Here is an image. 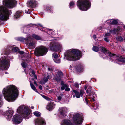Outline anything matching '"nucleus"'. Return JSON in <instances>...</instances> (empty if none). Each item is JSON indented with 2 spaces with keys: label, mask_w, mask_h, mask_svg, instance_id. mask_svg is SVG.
<instances>
[{
  "label": "nucleus",
  "mask_w": 125,
  "mask_h": 125,
  "mask_svg": "<svg viewBox=\"0 0 125 125\" xmlns=\"http://www.w3.org/2000/svg\"><path fill=\"white\" fill-rule=\"evenodd\" d=\"M2 93L6 99L9 102L15 100L18 95V91L17 87L12 85L4 88Z\"/></svg>",
  "instance_id": "f257e3e1"
},
{
  "label": "nucleus",
  "mask_w": 125,
  "mask_h": 125,
  "mask_svg": "<svg viewBox=\"0 0 125 125\" xmlns=\"http://www.w3.org/2000/svg\"><path fill=\"white\" fill-rule=\"evenodd\" d=\"M65 54L67 60L74 61L79 59L81 53L79 50L74 49L67 51Z\"/></svg>",
  "instance_id": "f03ea898"
},
{
  "label": "nucleus",
  "mask_w": 125,
  "mask_h": 125,
  "mask_svg": "<svg viewBox=\"0 0 125 125\" xmlns=\"http://www.w3.org/2000/svg\"><path fill=\"white\" fill-rule=\"evenodd\" d=\"M77 5L81 10L86 11L90 8L91 3L87 0H79L77 2Z\"/></svg>",
  "instance_id": "7ed1b4c3"
},
{
  "label": "nucleus",
  "mask_w": 125,
  "mask_h": 125,
  "mask_svg": "<svg viewBox=\"0 0 125 125\" xmlns=\"http://www.w3.org/2000/svg\"><path fill=\"white\" fill-rule=\"evenodd\" d=\"M11 13V10L5 9L4 7H0V20H7L9 19L10 14Z\"/></svg>",
  "instance_id": "20e7f679"
},
{
  "label": "nucleus",
  "mask_w": 125,
  "mask_h": 125,
  "mask_svg": "<svg viewBox=\"0 0 125 125\" xmlns=\"http://www.w3.org/2000/svg\"><path fill=\"white\" fill-rule=\"evenodd\" d=\"M100 48H101V51L102 52L110 57L114 58L115 59L118 61L123 62L125 60V58H123L121 56H117L115 54L111 53L108 51L104 47H100Z\"/></svg>",
  "instance_id": "39448f33"
},
{
  "label": "nucleus",
  "mask_w": 125,
  "mask_h": 125,
  "mask_svg": "<svg viewBox=\"0 0 125 125\" xmlns=\"http://www.w3.org/2000/svg\"><path fill=\"white\" fill-rule=\"evenodd\" d=\"M17 111L23 117H27L30 113L29 108L23 105L19 106L17 109Z\"/></svg>",
  "instance_id": "423d86ee"
},
{
  "label": "nucleus",
  "mask_w": 125,
  "mask_h": 125,
  "mask_svg": "<svg viewBox=\"0 0 125 125\" xmlns=\"http://www.w3.org/2000/svg\"><path fill=\"white\" fill-rule=\"evenodd\" d=\"M48 49L44 47H40L36 48L34 52V54L37 56H42L47 52Z\"/></svg>",
  "instance_id": "0eeeda50"
},
{
  "label": "nucleus",
  "mask_w": 125,
  "mask_h": 125,
  "mask_svg": "<svg viewBox=\"0 0 125 125\" xmlns=\"http://www.w3.org/2000/svg\"><path fill=\"white\" fill-rule=\"evenodd\" d=\"M73 120L74 123L76 125L82 124L83 119L82 116L78 113H74V114Z\"/></svg>",
  "instance_id": "6e6552de"
},
{
  "label": "nucleus",
  "mask_w": 125,
  "mask_h": 125,
  "mask_svg": "<svg viewBox=\"0 0 125 125\" xmlns=\"http://www.w3.org/2000/svg\"><path fill=\"white\" fill-rule=\"evenodd\" d=\"M3 3L6 7L12 8L15 6L16 2L15 0H3Z\"/></svg>",
  "instance_id": "1a4fd4ad"
},
{
  "label": "nucleus",
  "mask_w": 125,
  "mask_h": 125,
  "mask_svg": "<svg viewBox=\"0 0 125 125\" xmlns=\"http://www.w3.org/2000/svg\"><path fill=\"white\" fill-rule=\"evenodd\" d=\"M8 68L7 61L4 58H1L0 59V69L3 70H5Z\"/></svg>",
  "instance_id": "9d476101"
},
{
  "label": "nucleus",
  "mask_w": 125,
  "mask_h": 125,
  "mask_svg": "<svg viewBox=\"0 0 125 125\" xmlns=\"http://www.w3.org/2000/svg\"><path fill=\"white\" fill-rule=\"evenodd\" d=\"M61 47V45L59 43L55 41L51 42L49 46L51 50L53 51H56L57 49Z\"/></svg>",
  "instance_id": "9b49d317"
},
{
  "label": "nucleus",
  "mask_w": 125,
  "mask_h": 125,
  "mask_svg": "<svg viewBox=\"0 0 125 125\" xmlns=\"http://www.w3.org/2000/svg\"><path fill=\"white\" fill-rule=\"evenodd\" d=\"M22 120V118L19 115H14L13 119V121L16 124L20 123Z\"/></svg>",
  "instance_id": "f8f14e48"
},
{
  "label": "nucleus",
  "mask_w": 125,
  "mask_h": 125,
  "mask_svg": "<svg viewBox=\"0 0 125 125\" xmlns=\"http://www.w3.org/2000/svg\"><path fill=\"white\" fill-rule=\"evenodd\" d=\"M73 92L74 93L76 97L77 98H79L81 96H82L84 93V91L82 90H81L80 91V93L79 92H78L77 91L75 90H73Z\"/></svg>",
  "instance_id": "ddd939ff"
},
{
  "label": "nucleus",
  "mask_w": 125,
  "mask_h": 125,
  "mask_svg": "<svg viewBox=\"0 0 125 125\" xmlns=\"http://www.w3.org/2000/svg\"><path fill=\"white\" fill-rule=\"evenodd\" d=\"M55 105L54 102H50L48 104L47 109L49 111L52 110L54 108Z\"/></svg>",
  "instance_id": "4468645a"
},
{
  "label": "nucleus",
  "mask_w": 125,
  "mask_h": 125,
  "mask_svg": "<svg viewBox=\"0 0 125 125\" xmlns=\"http://www.w3.org/2000/svg\"><path fill=\"white\" fill-rule=\"evenodd\" d=\"M35 122L38 125H45V124L44 119L41 118L36 119Z\"/></svg>",
  "instance_id": "2eb2a0df"
},
{
  "label": "nucleus",
  "mask_w": 125,
  "mask_h": 125,
  "mask_svg": "<svg viewBox=\"0 0 125 125\" xmlns=\"http://www.w3.org/2000/svg\"><path fill=\"white\" fill-rule=\"evenodd\" d=\"M37 2L35 0H31L27 2V6L29 7H33L36 6Z\"/></svg>",
  "instance_id": "dca6fc26"
},
{
  "label": "nucleus",
  "mask_w": 125,
  "mask_h": 125,
  "mask_svg": "<svg viewBox=\"0 0 125 125\" xmlns=\"http://www.w3.org/2000/svg\"><path fill=\"white\" fill-rule=\"evenodd\" d=\"M62 125H73L69 120L65 119L62 122Z\"/></svg>",
  "instance_id": "f3484780"
},
{
  "label": "nucleus",
  "mask_w": 125,
  "mask_h": 125,
  "mask_svg": "<svg viewBox=\"0 0 125 125\" xmlns=\"http://www.w3.org/2000/svg\"><path fill=\"white\" fill-rule=\"evenodd\" d=\"M13 112H14L12 110L9 111L7 112L6 115L8 118H10L11 117Z\"/></svg>",
  "instance_id": "a211bd4d"
},
{
  "label": "nucleus",
  "mask_w": 125,
  "mask_h": 125,
  "mask_svg": "<svg viewBox=\"0 0 125 125\" xmlns=\"http://www.w3.org/2000/svg\"><path fill=\"white\" fill-rule=\"evenodd\" d=\"M59 112L62 115H63L66 112L67 108L65 107L59 108Z\"/></svg>",
  "instance_id": "6ab92c4d"
},
{
  "label": "nucleus",
  "mask_w": 125,
  "mask_h": 125,
  "mask_svg": "<svg viewBox=\"0 0 125 125\" xmlns=\"http://www.w3.org/2000/svg\"><path fill=\"white\" fill-rule=\"evenodd\" d=\"M21 40L22 41H25L27 43H28V42L29 41V40L31 39V37H29L26 39H25L23 38H20Z\"/></svg>",
  "instance_id": "aec40b11"
},
{
  "label": "nucleus",
  "mask_w": 125,
  "mask_h": 125,
  "mask_svg": "<svg viewBox=\"0 0 125 125\" xmlns=\"http://www.w3.org/2000/svg\"><path fill=\"white\" fill-rule=\"evenodd\" d=\"M32 37L37 40H42V38L40 37L35 34L32 35Z\"/></svg>",
  "instance_id": "412c9836"
},
{
  "label": "nucleus",
  "mask_w": 125,
  "mask_h": 125,
  "mask_svg": "<svg viewBox=\"0 0 125 125\" xmlns=\"http://www.w3.org/2000/svg\"><path fill=\"white\" fill-rule=\"evenodd\" d=\"M21 13V12L20 11H17L14 15L15 17L16 18H19Z\"/></svg>",
  "instance_id": "4be33fe9"
},
{
  "label": "nucleus",
  "mask_w": 125,
  "mask_h": 125,
  "mask_svg": "<svg viewBox=\"0 0 125 125\" xmlns=\"http://www.w3.org/2000/svg\"><path fill=\"white\" fill-rule=\"evenodd\" d=\"M30 85L31 88L35 92H38V91L35 87L34 85L32 83H30Z\"/></svg>",
  "instance_id": "5701e85b"
},
{
  "label": "nucleus",
  "mask_w": 125,
  "mask_h": 125,
  "mask_svg": "<svg viewBox=\"0 0 125 125\" xmlns=\"http://www.w3.org/2000/svg\"><path fill=\"white\" fill-rule=\"evenodd\" d=\"M92 93H88L89 94L88 95L89 96H90V97L89 98V99H91V100H93V101H94L95 100V99L94 97L93 96H92V95L91 94Z\"/></svg>",
  "instance_id": "b1692460"
},
{
  "label": "nucleus",
  "mask_w": 125,
  "mask_h": 125,
  "mask_svg": "<svg viewBox=\"0 0 125 125\" xmlns=\"http://www.w3.org/2000/svg\"><path fill=\"white\" fill-rule=\"evenodd\" d=\"M82 68V66H81L79 65L76 66L75 67V69L76 70V71L77 72H79L81 71Z\"/></svg>",
  "instance_id": "393cba45"
},
{
  "label": "nucleus",
  "mask_w": 125,
  "mask_h": 125,
  "mask_svg": "<svg viewBox=\"0 0 125 125\" xmlns=\"http://www.w3.org/2000/svg\"><path fill=\"white\" fill-rule=\"evenodd\" d=\"M29 46L31 47V48H33L35 47V43L32 42H31L29 43Z\"/></svg>",
  "instance_id": "a878e982"
},
{
  "label": "nucleus",
  "mask_w": 125,
  "mask_h": 125,
  "mask_svg": "<svg viewBox=\"0 0 125 125\" xmlns=\"http://www.w3.org/2000/svg\"><path fill=\"white\" fill-rule=\"evenodd\" d=\"M110 22L112 24H116L118 23L117 20H111Z\"/></svg>",
  "instance_id": "bb28decb"
},
{
  "label": "nucleus",
  "mask_w": 125,
  "mask_h": 125,
  "mask_svg": "<svg viewBox=\"0 0 125 125\" xmlns=\"http://www.w3.org/2000/svg\"><path fill=\"white\" fill-rule=\"evenodd\" d=\"M92 88L91 87H89L88 89L86 91V92L87 93H92Z\"/></svg>",
  "instance_id": "cd10ccee"
},
{
  "label": "nucleus",
  "mask_w": 125,
  "mask_h": 125,
  "mask_svg": "<svg viewBox=\"0 0 125 125\" xmlns=\"http://www.w3.org/2000/svg\"><path fill=\"white\" fill-rule=\"evenodd\" d=\"M62 86L61 87V89L62 90H64L67 87V85L66 84H64L62 83H61Z\"/></svg>",
  "instance_id": "c85d7f7f"
},
{
  "label": "nucleus",
  "mask_w": 125,
  "mask_h": 125,
  "mask_svg": "<svg viewBox=\"0 0 125 125\" xmlns=\"http://www.w3.org/2000/svg\"><path fill=\"white\" fill-rule=\"evenodd\" d=\"M93 50L94 51L97 52L99 50V48L97 47L94 46L93 48Z\"/></svg>",
  "instance_id": "c756f323"
},
{
  "label": "nucleus",
  "mask_w": 125,
  "mask_h": 125,
  "mask_svg": "<svg viewBox=\"0 0 125 125\" xmlns=\"http://www.w3.org/2000/svg\"><path fill=\"white\" fill-rule=\"evenodd\" d=\"M116 39L118 41L120 42H122L123 40V39L121 36L117 37Z\"/></svg>",
  "instance_id": "7c9ffc66"
},
{
  "label": "nucleus",
  "mask_w": 125,
  "mask_h": 125,
  "mask_svg": "<svg viewBox=\"0 0 125 125\" xmlns=\"http://www.w3.org/2000/svg\"><path fill=\"white\" fill-rule=\"evenodd\" d=\"M19 50L18 48L17 47L13 48L12 49V51L13 52H15L18 51Z\"/></svg>",
  "instance_id": "2f4dec72"
},
{
  "label": "nucleus",
  "mask_w": 125,
  "mask_h": 125,
  "mask_svg": "<svg viewBox=\"0 0 125 125\" xmlns=\"http://www.w3.org/2000/svg\"><path fill=\"white\" fill-rule=\"evenodd\" d=\"M34 115L36 116H40V114L39 112H34Z\"/></svg>",
  "instance_id": "473e14b6"
},
{
  "label": "nucleus",
  "mask_w": 125,
  "mask_h": 125,
  "mask_svg": "<svg viewBox=\"0 0 125 125\" xmlns=\"http://www.w3.org/2000/svg\"><path fill=\"white\" fill-rule=\"evenodd\" d=\"M54 61L57 63H59L60 62V59L58 58L56 59H54Z\"/></svg>",
  "instance_id": "72a5a7b5"
},
{
  "label": "nucleus",
  "mask_w": 125,
  "mask_h": 125,
  "mask_svg": "<svg viewBox=\"0 0 125 125\" xmlns=\"http://www.w3.org/2000/svg\"><path fill=\"white\" fill-rule=\"evenodd\" d=\"M52 55L54 58V59H56L57 58L58 55L57 54L54 53Z\"/></svg>",
  "instance_id": "f704fd0d"
},
{
  "label": "nucleus",
  "mask_w": 125,
  "mask_h": 125,
  "mask_svg": "<svg viewBox=\"0 0 125 125\" xmlns=\"http://www.w3.org/2000/svg\"><path fill=\"white\" fill-rule=\"evenodd\" d=\"M21 65L23 67L25 68L27 64L23 62L21 64Z\"/></svg>",
  "instance_id": "c9c22d12"
},
{
  "label": "nucleus",
  "mask_w": 125,
  "mask_h": 125,
  "mask_svg": "<svg viewBox=\"0 0 125 125\" xmlns=\"http://www.w3.org/2000/svg\"><path fill=\"white\" fill-rule=\"evenodd\" d=\"M49 78V75L46 78H44V82H47Z\"/></svg>",
  "instance_id": "e433bc0d"
},
{
  "label": "nucleus",
  "mask_w": 125,
  "mask_h": 125,
  "mask_svg": "<svg viewBox=\"0 0 125 125\" xmlns=\"http://www.w3.org/2000/svg\"><path fill=\"white\" fill-rule=\"evenodd\" d=\"M74 4V3L73 1H71L70 3V6L71 7L73 6Z\"/></svg>",
  "instance_id": "4c0bfd02"
},
{
  "label": "nucleus",
  "mask_w": 125,
  "mask_h": 125,
  "mask_svg": "<svg viewBox=\"0 0 125 125\" xmlns=\"http://www.w3.org/2000/svg\"><path fill=\"white\" fill-rule=\"evenodd\" d=\"M54 79L56 80L57 82H58L60 80V78H58L57 77H55Z\"/></svg>",
  "instance_id": "58836bf2"
},
{
  "label": "nucleus",
  "mask_w": 125,
  "mask_h": 125,
  "mask_svg": "<svg viewBox=\"0 0 125 125\" xmlns=\"http://www.w3.org/2000/svg\"><path fill=\"white\" fill-rule=\"evenodd\" d=\"M9 50H8V51H5L4 53L6 55H8L9 54Z\"/></svg>",
  "instance_id": "ea45409f"
},
{
  "label": "nucleus",
  "mask_w": 125,
  "mask_h": 125,
  "mask_svg": "<svg viewBox=\"0 0 125 125\" xmlns=\"http://www.w3.org/2000/svg\"><path fill=\"white\" fill-rule=\"evenodd\" d=\"M2 104V100L1 96L0 95V107L1 106V105Z\"/></svg>",
  "instance_id": "a19ab883"
},
{
  "label": "nucleus",
  "mask_w": 125,
  "mask_h": 125,
  "mask_svg": "<svg viewBox=\"0 0 125 125\" xmlns=\"http://www.w3.org/2000/svg\"><path fill=\"white\" fill-rule=\"evenodd\" d=\"M74 86L76 88H77L79 87V84L78 83H75L74 84Z\"/></svg>",
  "instance_id": "79ce46f5"
},
{
  "label": "nucleus",
  "mask_w": 125,
  "mask_h": 125,
  "mask_svg": "<svg viewBox=\"0 0 125 125\" xmlns=\"http://www.w3.org/2000/svg\"><path fill=\"white\" fill-rule=\"evenodd\" d=\"M68 87V86L67 85V87L65 89V90L66 91H69L70 90V89Z\"/></svg>",
  "instance_id": "37998d69"
},
{
  "label": "nucleus",
  "mask_w": 125,
  "mask_h": 125,
  "mask_svg": "<svg viewBox=\"0 0 125 125\" xmlns=\"http://www.w3.org/2000/svg\"><path fill=\"white\" fill-rule=\"evenodd\" d=\"M58 75H59L60 76H62V73L61 72H58Z\"/></svg>",
  "instance_id": "c03bdc74"
},
{
  "label": "nucleus",
  "mask_w": 125,
  "mask_h": 125,
  "mask_svg": "<svg viewBox=\"0 0 125 125\" xmlns=\"http://www.w3.org/2000/svg\"><path fill=\"white\" fill-rule=\"evenodd\" d=\"M113 32V33H116L117 31V30L115 29H114L113 31H111Z\"/></svg>",
  "instance_id": "a18cd8bd"
},
{
  "label": "nucleus",
  "mask_w": 125,
  "mask_h": 125,
  "mask_svg": "<svg viewBox=\"0 0 125 125\" xmlns=\"http://www.w3.org/2000/svg\"><path fill=\"white\" fill-rule=\"evenodd\" d=\"M110 35V33H106L105 34V37H107V36H109Z\"/></svg>",
  "instance_id": "49530a36"
},
{
  "label": "nucleus",
  "mask_w": 125,
  "mask_h": 125,
  "mask_svg": "<svg viewBox=\"0 0 125 125\" xmlns=\"http://www.w3.org/2000/svg\"><path fill=\"white\" fill-rule=\"evenodd\" d=\"M44 98L45 99H46L48 100H50V99L48 97L46 96H44Z\"/></svg>",
  "instance_id": "de8ad7c7"
},
{
  "label": "nucleus",
  "mask_w": 125,
  "mask_h": 125,
  "mask_svg": "<svg viewBox=\"0 0 125 125\" xmlns=\"http://www.w3.org/2000/svg\"><path fill=\"white\" fill-rule=\"evenodd\" d=\"M62 98V97L61 96H59L58 97V99L59 100H60Z\"/></svg>",
  "instance_id": "09e8293b"
},
{
  "label": "nucleus",
  "mask_w": 125,
  "mask_h": 125,
  "mask_svg": "<svg viewBox=\"0 0 125 125\" xmlns=\"http://www.w3.org/2000/svg\"><path fill=\"white\" fill-rule=\"evenodd\" d=\"M106 37H105L104 38V40L105 41H106L107 42H109V40Z\"/></svg>",
  "instance_id": "8fccbe9b"
},
{
  "label": "nucleus",
  "mask_w": 125,
  "mask_h": 125,
  "mask_svg": "<svg viewBox=\"0 0 125 125\" xmlns=\"http://www.w3.org/2000/svg\"><path fill=\"white\" fill-rule=\"evenodd\" d=\"M19 52L21 54H23L24 53V52L23 51H19Z\"/></svg>",
  "instance_id": "3c124183"
},
{
  "label": "nucleus",
  "mask_w": 125,
  "mask_h": 125,
  "mask_svg": "<svg viewBox=\"0 0 125 125\" xmlns=\"http://www.w3.org/2000/svg\"><path fill=\"white\" fill-rule=\"evenodd\" d=\"M39 88L41 90H42V86L41 85H40L39 86Z\"/></svg>",
  "instance_id": "603ef678"
},
{
  "label": "nucleus",
  "mask_w": 125,
  "mask_h": 125,
  "mask_svg": "<svg viewBox=\"0 0 125 125\" xmlns=\"http://www.w3.org/2000/svg\"><path fill=\"white\" fill-rule=\"evenodd\" d=\"M85 101L86 102L87 104H88V100L87 99V98H85Z\"/></svg>",
  "instance_id": "864d4df0"
},
{
  "label": "nucleus",
  "mask_w": 125,
  "mask_h": 125,
  "mask_svg": "<svg viewBox=\"0 0 125 125\" xmlns=\"http://www.w3.org/2000/svg\"><path fill=\"white\" fill-rule=\"evenodd\" d=\"M93 37L94 39H96V35H94Z\"/></svg>",
  "instance_id": "5fc2aeb1"
},
{
  "label": "nucleus",
  "mask_w": 125,
  "mask_h": 125,
  "mask_svg": "<svg viewBox=\"0 0 125 125\" xmlns=\"http://www.w3.org/2000/svg\"><path fill=\"white\" fill-rule=\"evenodd\" d=\"M34 77L36 79H37V77L35 75H34Z\"/></svg>",
  "instance_id": "6e6d98bb"
},
{
  "label": "nucleus",
  "mask_w": 125,
  "mask_h": 125,
  "mask_svg": "<svg viewBox=\"0 0 125 125\" xmlns=\"http://www.w3.org/2000/svg\"><path fill=\"white\" fill-rule=\"evenodd\" d=\"M48 69L49 71H51L52 70V69L51 68H50L49 67L48 68Z\"/></svg>",
  "instance_id": "4d7b16f0"
},
{
  "label": "nucleus",
  "mask_w": 125,
  "mask_h": 125,
  "mask_svg": "<svg viewBox=\"0 0 125 125\" xmlns=\"http://www.w3.org/2000/svg\"><path fill=\"white\" fill-rule=\"evenodd\" d=\"M34 83L37 86V85L36 82L35 81H34Z\"/></svg>",
  "instance_id": "13d9d810"
},
{
  "label": "nucleus",
  "mask_w": 125,
  "mask_h": 125,
  "mask_svg": "<svg viewBox=\"0 0 125 125\" xmlns=\"http://www.w3.org/2000/svg\"><path fill=\"white\" fill-rule=\"evenodd\" d=\"M32 73L34 75H35V72L34 71H32Z\"/></svg>",
  "instance_id": "bf43d9fd"
},
{
  "label": "nucleus",
  "mask_w": 125,
  "mask_h": 125,
  "mask_svg": "<svg viewBox=\"0 0 125 125\" xmlns=\"http://www.w3.org/2000/svg\"><path fill=\"white\" fill-rule=\"evenodd\" d=\"M86 88H87V87H86V86H85V87H84V89H85V90H86Z\"/></svg>",
  "instance_id": "052dcab7"
},
{
  "label": "nucleus",
  "mask_w": 125,
  "mask_h": 125,
  "mask_svg": "<svg viewBox=\"0 0 125 125\" xmlns=\"http://www.w3.org/2000/svg\"><path fill=\"white\" fill-rule=\"evenodd\" d=\"M34 108V107H33V106H32V107H31V108L32 109H33V108Z\"/></svg>",
  "instance_id": "680f3d73"
},
{
  "label": "nucleus",
  "mask_w": 125,
  "mask_h": 125,
  "mask_svg": "<svg viewBox=\"0 0 125 125\" xmlns=\"http://www.w3.org/2000/svg\"><path fill=\"white\" fill-rule=\"evenodd\" d=\"M124 28L125 29V25H124Z\"/></svg>",
  "instance_id": "e2e57ef3"
},
{
  "label": "nucleus",
  "mask_w": 125,
  "mask_h": 125,
  "mask_svg": "<svg viewBox=\"0 0 125 125\" xmlns=\"http://www.w3.org/2000/svg\"><path fill=\"white\" fill-rule=\"evenodd\" d=\"M51 8L50 7H49V8L48 9H50Z\"/></svg>",
  "instance_id": "0e129e2a"
},
{
  "label": "nucleus",
  "mask_w": 125,
  "mask_h": 125,
  "mask_svg": "<svg viewBox=\"0 0 125 125\" xmlns=\"http://www.w3.org/2000/svg\"><path fill=\"white\" fill-rule=\"evenodd\" d=\"M40 26H41V27H42V25H40Z\"/></svg>",
  "instance_id": "69168bd1"
},
{
  "label": "nucleus",
  "mask_w": 125,
  "mask_h": 125,
  "mask_svg": "<svg viewBox=\"0 0 125 125\" xmlns=\"http://www.w3.org/2000/svg\"><path fill=\"white\" fill-rule=\"evenodd\" d=\"M124 39L125 40V38Z\"/></svg>",
  "instance_id": "338daca9"
},
{
  "label": "nucleus",
  "mask_w": 125,
  "mask_h": 125,
  "mask_svg": "<svg viewBox=\"0 0 125 125\" xmlns=\"http://www.w3.org/2000/svg\"><path fill=\"white\" fill-rule=\"evenodd\" d=\"M7 73V72H6V73Z\"/></svg>",
  "instance_id": "774afa93"
}]
</instances>
